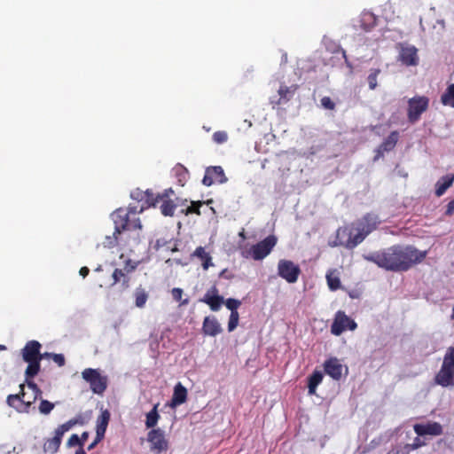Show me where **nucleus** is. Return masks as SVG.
Returning <instances> with one entry per match:
<instances>
[{
    "instance_id": "nucleus-1",
    "label": "nucleus",
    "mask_w": 454,
    "mask_h": 454,
    "mask_svg": "<svg viewBox=\"0 0 454 454\" xmlns=\"http://www.w3.org/2000/svg\"><path fill=\"white\" fill-rule=\"evenodd\" d=\"M427 256V251H419L412 246L395 245L382 251L365 256V259L387 270L407 271L412 266L421 262Z\"/></svg>"
},
{
    "instance_id": "nucleus-27",
    "label": "nucleus",
    "mask_w": 454,
    "mask_h": 454,
    "mask_svg": "<svg viewBox=\"0 0 454 454\" xmlns=\"http://www.w3.org/2000/svg\"><path fill=\"white\" fill-rule=\"evenodd\" d=\"M40 362L41 360H31L30 362H27L28 364L25 372L27 387H28V382H34L32 379L40 372Z\"/></svg>"
},
{
    "instance_id": "nucleus-51",
    "label": "nucleus",
    "mask_w": 454,
    "mask_h": 454,
    "mask_svg": "<svg viewBox=\"0 0 454 454\" xmlns=\"http://www.w3.org/2000/svg\"><path fill=\"white\" fill-rule=\"evenodd\" d=\"M453 213H454V199L448 203L445 215H451Z\"/></svg>"
},
{
    "instance_id": "nucleus-59",
    "label": "nucleus",
    "mask_w": 454,
    "mask_h": 454,
    "mask_svg": "<svg viewBox=\"0 0 454 454\" xmlns=\"http://www.w3.org/2000/svg\"><path fill=\"white\" fill-rule=\"evenodd\" d=\"M32 396H33V395H32V392L30 393V395H27V394L26 395V398H27H27H31Z\"/></svg>"
},
{
    "instance_id": "nucleus-10",
    "label": "nucleus",
    "mask_w": 454,
    "mask_h": 454,
    "mask_svg": "<svg viewBox=\"0 0 454 454\" xmlns=\"http://www.w3.org/2000/svg\"><path fill=\"white\" fill-rule=\"evenodd\" d=\"M357 324L342 310L335 313L333 322L331 325V333L335 336H340L347 329L356 330Z\"/></svg>"
},
{
    "instance_id": "nucleus-52",
    "label": "nucleus",
    "mask_w": 454,
    "mask_h": 454,
    "mask_svg": "<svg viewBox=\"0 0 454 454\" xmlns=\"http://www.w3.org/2000/svg\"><path fill=\"white\" fill-rule=\"evenodd\" d=\"M103 440V438H98V434H96V438L95 440L88 446V450H93L97 444L101 442Z\"/></svg>"
},
{
    "instance_id": "nucleus-12",
    "label": "nucleus",
    "mask_w": 454,
    "mask_h": 454,
    "mask_svg": "<svg viewBox=\"0 0 454 454\" xmlns=\"http://www.w3.org/2000/svg\"><path fill=\"white\" fill-rule=\"evenodd\" d=\"M147 442L150 443L151 451L155 454H160L168 449V442L160 428L151 429L147 434Z\"/></svg>"
},
{
    "instance_id": "nucleus-6",
    "label": "nucleus",
    "mask_w": 454,
    "mask_h": 454,
    "mask_svg": "<svg viewBox=\"0 0 454 454\" xmlns=\"http://www.w3.org/2000/svg\"><path fill=\"white\" fill-rule=\"evenodd\" d=\"M82 379L90 384L93 393L102 395L107 387V377L98 369L87 368L82 372Z\"/></svg>"
},
{
    "instance_id": "nucleus-39",
    "label": "nucleus",
    "mask_w": 454,
    "mask_h": 454,
    "mask_svg": "<svg viewBox=\"0 0 454 454\" xmlns=\"http://www.w3.org/2000/svg\"><path fill=\"white\" fill-rule=\"evenodd\" d=\"M380 73V69H374L368 75L367 81H368V84H369L370 90H375L376 89V87L378 85L377 79H378V75H379Z\"/></svg>"
},
{
    "instance_id": "nucleus-48",
    "label": "nucleus",
    "mask_w": 454,
    "mask_h": 454,
    "mask_svg": "<svg viewBox=\"0 0 454 454\" xmlns=\"http://www.w3.org/2000/svg\"><path fill=\"white\" fill-rule=\"evenodd\" d=\"M51 359L54 363H56L59 367L64 366L66 360L65 356L62 354H54L51 356Z\"/></svg>"
},
{
    "instance_id": "nucleus-32",
    "label": "nucleus",
    "mask_w": 454,
    "mask_h": 454,
    "mask_svg": "<svg viewBox=\"0 0 454 454\" xmlns=\"http://www.w3.org/2000/svg\"><path fill=\"white\" fill-rule=\"evenodd\" d=\"M193 255L201 260L202 267L204 270H207L210 266L213 265L210 254L205 251L203 247H198L195 249Z\"/></svg>"
},
{
    "instance_id": "nucleus-3",
    "label": "nucleus",
    "mask_w": 454,
    "mask_h": 454,
    "mask_svg": "<svg viewBox=\"0 0 454 454\" xmlns=\"http://www.w3.org/2000/svg\"><path fill=\"white\" fill-rule=\"evenodd\" d=\"M20 391L19 394L9 395L6 398L7 404L14 408L19 412H28L31 405L42 395V390L35 382H28L27 388L32 391V397L26 398L27 392H25V385L20 386Z\"/></svg>"
},
{
    "instance_id": "nucleus-58",
    "label": "nucleus",
    "mask_w": 454,
    "mask_h": 454,
    "mask_svg": "<svg viewBox=\"0 0 454 454\" xmlns=\"http://www.w3.org/2000/svg\"><path fill=\"white\" fill-rule=\"evenodd\" d=\"M75 454H86L85 450H83V448H79L76 451H75Z\"/></svg>"
},
{
    "instance_id": "nucleus-45",
    "label": "nucleus",
    "mask_w": 454,
    "mask_h": 454,
    "mask_svg": "<svg viewBox=\"0 0 454 454\" xmlns=\"http://www.w3.org/2000/svg\"><path fill=\"white\" fill-rule=\"evenodd\" d=\"M321 106L327 110H333L335 108V103L330 97L326 96L321 98Z\"/></svg>"
},
{
    "instance_id": "nucleus-53",
    "label": "nucleus",
    "mask_w": 454,
    "mask_h": 454,
    "mask_svg": "<svg viewBox=\"0 0 454 454\" xmlns=\"http://www.w3.org/2000/svg\"><path fill=\"white\" fill-rule=\"evenodd\" d=\"M80 275L82 277V278H86L89 273H90V270L88 267L86 266H83L80 269V271H79Z\"/></svg>"
},
{
    "instance_id": "nucleus-11",
    "label": "nucleus",
    "mask_w": 454,
    "mask_h": 454,
    "mask_svg": "<svg viewBox=\"0 0 454 454\" xmlns=\"http://www.w3.org/2000/svg\"><path fill=\"white\" fill-rule=\"evenodd\" d=\"M427 97H414L408 101V120L411 123L418 121L421 114L428 108Z\"/></svg>"
},
{
    "instance_id": "nucleus-16",
    "label": "nucleus",
    "mask_w": 454,
    "mask_h": 454,
    "mask_svg": "<svg viewBox=\"0 0 454 454\" xmlns=\"http://www.w3.org/2000/svg\"><path fill=\"white\" fill-rule=\"evenodd\" d=\"M413 430L418 436H439L443 433L442 426L435 421H429L426 424H415Z\"/></svg>"
},
{
    "instance_id": "nucleus-28",
    "label": "nucleus",
    "mask_w": 454,
    "mask_h": 454,
    "mask_svg": "<svg viewBox=\"0 0 454 454\" xmlns=\"http://www.w3.org/2000/svg\"><path fill=\"white\" fill-rule=\"evenodd\" d=\"M323 373L320 371H314L308 378V390L309 395H315L317 386L323 380Z\"/></svg>"
},
{
    "instance_id": "nucleus-33",
    "label": "nucleus",
    "mask_w": 454,
    "mask_h": 454,
    "mask_svg": "<svg viewBox=\"0 0 454 454\" xmlns=\"http://www.w3.org/2000/svg\"><path fill=\"white\" fill-rule=\"evenodd\" d=\"M160 403L154 404L153 408L146 413L145 417V427L146 428H154V427L157 425L158 420L160 419V415L158 413V407Z\"/></svg>"
},
{
    "instance_id": "nucleus-56",
    "label": "nucleus",
    "mask_w": 454,
    "mask_h": 454,
    "mask_svg": "<svg viewBox=\"0 0 454 454\" xmlns=\"http://www.w3.org/2000/svg\"><path fill=\"white\" fill-rule=\"evenodd\" d=\"M52 355H53V353H48V352H45L44 354H41L42 359L46 358V357L51 358Z\"/></svg>"
},
{
    "instance_id": "nucleus-41",
    "label": "nucleus",
    "mask_w": 454,
    "mask_h": 454,
    "mask_svg": "<svg viewBox=\"0 0 454 454\" xmlns=\"http://www.w3.org/2000/svg\"><path fill=\"white\" fill-rule=\"evenodd\" d=\"M54 408V403L49 402L48 400H41L39 405V411L42 414L47 415L51 413V411Z\"/></svg>"
},
{
    "instance_id": "nucleus-30",
    "label": "nucleus",
    "mask_w": 454,
    "mask_h": 454,
    "mask_svg": "<svg viewBox=\"0 0 454 454\" xmlns=\"http://www.w3.org/2000/svg\"><path fill=\"white\" fill-rule=\"evenodd\" d=\"M160 209L163 215L172 216L176 208V204L171 199H159Z\"/></svg>"
},
{
    "instance_id": "nucleus-46",
    "label": "nucleus",
    "mask_w": 454,
    "mask_h": 454,
    "mask_svg": "<svg viewBox=\"0 0 454 454\" xmlns=\"http://www.w3.org/2000/svg\"><path fill=\"white\" fill-rule=\"evenodd\" d=\"M172 195H175V192L172 188H168L164 190L161 193L154 195V198L157 199V204L159 203V199H170Z\"/></svg>"
},
{
    "instance_id": "nucleus-55",
    "label": "nucleus",
    "mask_w": 454,
    "mask_h": 454,
    "mask_svg": "<svg viewBox=\"0 0 454 454\" xmlns=\"http://www.w3.org/2000/svg\"><path fill=\"white\" fill-rule=\"evenodd\" d=\"M165 244V241H162L160 239L156 240L155 248L159 249L161 246Z\"/></svg>"
},
{
    "instance_id": "nucleus-35",
    "label": "nucleus",
    "mask_w": 454,
    "mask_h": 454,
    "mask_svg": "<svg viewBox=\"0 0 454 454\" xmlns=\"http://www.w3.org/2000/svg\"><path fill=\"white\" fill-rule=\"evenodd\" d=\"M441 102L444 106L454 108V83L447 87L445 92L441 96Z\"/></svg>"
},
{
    "instance_id": "nucleus-24",
    "label": "nucleus",
    "mask_w": 454,
    "mask_h": 454,
    "mask_svg": "<svg viewBox=\"0 0 454 454\" xmlns=\"http://www.w3.org/2000/svg\"><path fill=\"white\" fill-rule=\"evenodd\" d=\"M111 414L108 410L102 411L97 419L96 434L98 438H104L108 423L110 421Z\"/></svg>"
},
{
    "instance_id": "nucleus-21",
    "label": "nucleus",
    "mask_w": 454,
    "mask_h": 454,
    "mask_svg": "<svg viewBox=\"0 0 454 454\" xmlns=\"http://www.w3.org/2000/svg\"><path fill=\"white\" fill-rule=\"evenodd\" d=\"M223 332V328L215 317L207 316L204 318L202 324V333L204 335L215 337Z\"/></svg>"
},
{
    "instance_id": "nucleus-15",
    "label": "nucleus",
    "mask_w": 454,
    "mask_h": 454,
    "mask_svg": "<svg viewBox=\"0 0 454 454\" xmlns=\"http://www.w3.org/2000/svg\"><path fill=\"white\" fill-rule=\"evenodd\" d=\"M227 182L223 168L221 166L208 167L206 169L202 184L211 186L214 183L224 184Z\"/></svg>"
},
{
    "instance_id": "nucleus-34",
    "label": "nucleus",
    "mask_w": 454,
    "mask_h": 454,
    "mask_svg": "<svg viewBox=\"0 0 454 454\" xmlns=\"http://www.w3.org/2000/svg\"><path fill=\"white\" fill-rule=\"evenodd\" d=\"M134 296L136 306L138 308L145 307L148 300V293L145 291V289L141 286L136 288L134 292Z\"/></svg>"
},
{
    "instance_id": "nucleus-44",
    "label": "nucleus",
    "mask_w": 454,
    "mask_h": 454,
    "mask_svg": "<svg viewBox=\"0 0 454 454\" xmlns=\"http://www.w3.org/2000/svg\"><path fill=\"white\" fill-rule=\"evenodd\" d=\"M227 139H228V135L225 131H215L213 134V140L216 144H223V143L226 142Z\"/></svg>"
},
{
    "instance_id": "nucleus-42",
    "label": "nucleus",
    "mask_w": 454,
    "mask_h": 454,
    "mask_svg": "<svg viewBox=\"0 0 454 454\" xmlns=\"http://www.w3.org/2000/svg\"><path fill=\"white\" fill-rule=\"evenodd\" d=\"M225 306L227 309L231 310V312H238V308L240 306L241 302L239 300L229 298L225 301Z\"/></svg>"
},
{
    "instance_id": "nucleus-31",
    "label": "nucleus",
    "mask_w": 454,
    "mask_h": 454,
    "mask_svg": "<svg viewBox=\"0 0 454 454\" xmlns=\"http://www.w3.org/2000/svg\"><path fill=\"white\" fill-rule=\"evenodd\" d=\"M173 171H174L175 176L177 179V183L181 186H184L189 178L188 169L182 164L178 163L174 167Z\"/></svg>"
},
{
    "instance_id": "nucleus-13",
    "label": "nucleus",
    "mask_w": 454,
    "mask_h": 454,
    "mask_svg": "<svg viewBox=\"0 0 454 454\" xmlns=\"http://www.w3.org/2000/svg\"><path fill=\"white\" fill-rule=\"evenodd\" d=\"M278 274L288 283H295L301 274V269L289 260H280L278 263Z\"/></svg>"
},
{
    "instance_id": "nucleus-20",
    "label": "nucleus",
    "mask_w": 454,
    "mask_h": 454,
    "mask_svg": "<svg viewBox=\"0 0 454 454\" xmlns=\"http://www.w3.org/2000/svg\"><path fill=\"white\" fill-rule=\"evenodd\" d=\"M418 51L414 46H402L399 60L405 66H416L419 63Z\"/></svg>"
},
{
    "instance_id": "nucleus-47",
    "label": "nucleus",
    "mask_w": 454,
    "mask_h": 454,
    "mask_svg": "<svg viewBox=\"0 0 454 454\" xmlns=\"http://www.w3.org/2000/svg\"><path fill=\"white\" fill-rule=\"evenodd\" d=\"M105 247H114L117 245V237L116 234L114 233V237H106V240L103 242Z\"/></svg>"
},
{
    "instance_id": "nucleus-7",
    "label": "nucleus",
    "mask_w": 454,
    "mask_h": 454,
    "mask_svg": "<svg viewBox=\"0 0 454 454\" xmlns=\"http://www.w3.org/2000/svg\"><path fill=\"white\" fill-rule=\"evenodd\" d=\"M379 223L378 216L368 213L353 224L356 236L360 237L361 243L371 232L377 229Z\"/></svg>"
},
{
    "instance_id": "nucleus-23",
    "label": "nucleus",
    "mask_w": 454,
    "mask_h": 454,
    "mask_svg": "<svg viewBox=\"0 0 454 454\" xmlns=\"http://www.w3.org/2000/svg\"><path fill=\"white\" fill-rule=\"evenodd\" d=\"M187 399V389L178 382L174 387V393L172 395L169 406L176 407L184 403Z\"/></svg>"
},
{
    "instance_id": "nucleus-29",
    "label": "nucleus",
    "mask_w": 454,
    "mask_h": 454,
    "mask_svg": "<svg viewBox=\"0 0 454 454\" xmlns=\"http://www.w3.org/2000/svg\"><path fill=\"white\" fill-rule=\"evenodd\" d=\"M113 278V283L112 286L116 285L119 282H121V287L122 289H128L129 286V280L130 278L129 276H126V273L121 269H115L112 275Z\"/></svg>"
},
{
    "instance_id": "nucleus-17",
    "label": "nucleus",
    "mask_w": 454,
    "mask_h": 454,
    "mask_svg": "<svg viewBox=\"0 0 454 454\" xmlns=\"http://www.w3.org/2000/svg\"><path fill=\"white\" fill-rule=\"evenodd\" d=\"M398 140L399 132L397 130L392 131L375 150L376 154L373 159L374 161L383 157L385 153L392 151L395 147Z\"/></svg>"
},
{
    "instance_id": "nucleus-25",
    "label": "nucleus",
    "mask_w": 454,
    "mask_h": 454,
    "mask_svg": "<svg viewBox=\"0 0 454 454\" xmlns=\"http://www.w3.org/2000/svg\"><path fill=\"white\" fill-rule=\"evenodd\" d=\"M131 197L138 201H145V207H156L157 199L154 198L153 192L147 190L145 192L137 191L131 194Z\"/></svg>"
},
{
    "instance_id": "nucleus-22",
    "label": "nucleus",
    "mask_w": 454,
    "mask_h": 454,
    "mask_svg": "<svg viewBox=\"0 0 454 454\" xmlns=\"http://www.w3.org/2000/svg\"><path fill=\"white\" fill-rule=\"evenodd\" d=\"M325 372L335 380H339L342 375V365L335 357L326 360L324 364Z\"/></svg>"
},
{
    "instance_id": "nucleus-2",
    "label": "nucleus",
    "mask_w": 454,
    "mask_h": 454,
    "mask_svg": "<svg viewBox=\"0 0 454 454\" xmlns=\"http://www.w3.org/2000/svg\"><path fill=\"white\" fill-rule=\"evenodd\" d=\"M145 209V205H129L127 208L120 207L112 214L114 223V234H121L123 231L141 230L142 224L138 215Z\"/></svg>"
},
{
    "instance_id": "nucleus-43",
    "label": "nucleus",
    "mask_w": 454,
    "mask_h": 454,
    "mask_svg": "<svg viewBox=\"0 0 454 454\" xmlns=\"http://www.w3.org/2000/svg\"><path fill=\"white\" fill-rule=\"evenodd\" d=\"M137 265L138 262H134L131 259H127L125 261V265L122 270L126 273V276H128L129 273H131L137 269Z\"/></svg>"
},
{
    "instance_id": "nucleus-4",
    "label": "nucleus",
    "mask_w": 454,
    "mask_h": 454,
    "mask_svg": "<svg viewBox=\"0 0 454 454\" xmlns=\"http://www.w3.org/2000/svg\"><path fill=\"white\" fill-rule=\"evenodd\" d=\"M278 238L275 235H269L262 241L253 245L248 250L243 253L246 258H252L254 261H261L267 257L277 245Z\"/></svg>"
},
{
    "instance_id": "nucleus-60",
    "label": "nucleus",
    "mask_w": 454,
    "mask_h": 454,
    "mask_svg": "<svg viewBox=\"0 0 454 454\" xmlns=\"http://www.w3.org/2000/svg\"><path fill=\"white\" fill-rule=\"evenodd\" d=\"M4 346H0V349H4Z\"/></svg>"
},
{
    "instance_id": "nucleus-36",
    "label": "nucleus",
    "mask_w": 454,
    "mask_h": 454,
    "mask_svg": "<svg viewBox=\"0 0 454 454\" xmlns=\"http://www.w3.org/2000/svg\"><path fill=\"white\" fill-rule=\"evenodd\" d=\"M326 280L330 290L336 291L340 287V278L333 272H329L326 274Z\"/></svg>"
},
{
    "instance_id": "nucleus-14",
    "label": "nucleus",
    "mask_w": 454,
    "mask_h": 454,
    "mask_svg": "<svg viewBox=\"0 0 454 454\" xmlns=\"http://www.w3.org/2000/svg\"><path fill=\"white\" fill-rule=\"evenodd\" d=\"M298 88L299 86L297 84H292L291 86L281 84L278 90V97H272L270 98L272 107L275 108L276 106L287 104L294 98Z\"/></svg>"
},
{
    "instance_id": "nucleus-57",
    "label": "nucleus",
    "mask_w": 454,
    "mask_h": 454,
    "mask_svg": "<svg viewBox=\"0 0 454 454\" xmlns=\"http://www.w3.org/2000/svg\"><path fill=\"white\" fill-rule=\"evenodd\" d=\"M446 353L450 355V356H454V346L449 348Z\"/></svg>"
},
{
    "instance_id": "nucleus-9",
    "label": "nucleus",
    "mask_w": 454,
    "mask_h": 454,
    "mask_svg": "<svg viewBox=\"0 0 454 454\" xmlns=\"http://www.w3.org/2000/svg\"><path fill=\"white\" fill-rule=\"evenodd\" d=\"M361 243L360 237H357L354 226L340 227L336 231V246H341L348 249L356 247Z\"/></svg>"
},
{
    "instance_id": "nucleus-26",
    "label": "nucleus",
    "mask_w": 454,
    "mask_h": 454,
    "mask_svg": "<svg viewBox=\"0 0 454 454\" xmlns=\"http://www.w3.org/2000/svg\"><path fill=\"white\" fill-rule=\"evenodd\" d=\"M454 182V174L442 176L435 184V195L441 197Z\"/></svg>"
},
{
    "instance_id": "nucleus-18",
    "label": "nucleus",
    "mask_w": 454,
    "mask_h": 454,
    "mask_svg": "<svg viewBox=\"0 0 454 454\" xmlns=\"http://www.w3.org/2000/svg\"><path fill=\"white\" fill-rule=\"evenodd\" d=\"M200 301L207 304L211 310L218 311L222 304L224 302V300L223 296L218 294V289L215 286H213L205 294Z\"/></svg>"
},
{
    "instance_id": "nucleus-19",
    "label": "nucleus",
    "mask_w": 454,
    "mask_h": 454,
    "mask_svg": "<svg viewBox=\"0 0 454 454\" xmlns=\"http://www.w3.org/2000/svg\"><path fill=\"white\" fill-rule=\"evenodd\" d=\"M42 345L37 340H29L22 349V357L25 362L31 360H42L41 356Z\"/></svg>"
},
{
    "instance_id": "nucleus-40",
    "label": "nucleus",
    "mask_w": 454,
    "mask_h": 454,
    "mask_svg": "<svg viewBox=\"0 0 454 454\" xmlns=\"http://www.w3.org/2000/svg\"><path fill=\"white\" fill-rule=\"evenodd\" d=\"M239 312H231L229 322H228V331L232 332L236 329L239 325Z\"/></svg>"
},
{
    "instance_id": "nucleus-8",
    "label": "nucleus",
    "mask_w": 454,
    "mask_h": 454,
    "mask_svg": "<svg viewBox=\"0 0 454 454\" xmlns=\"http://www.w3.org/2000/svg\"><path fill=\"white\" fill-rule=\"evenodd\" d=\"M77 422V419H70L59 426L55 430V435L44 442L43 450L51 454L56 453L59 449L64 434L76 425Z\"/></svg>"
},
{
    "instance_id": "nucleus-37",
    "label": "nucleus",
    "mask_w": 454,
    "mask_h": 454,
    "mask_svg": "<svg viewBox=\"0 0 454 454\" xmlns=\"http://www.w3.org/2000/svg\"><path fill=\"white\" fill-rule=\"evenodd\" d=\"M183 294H184L183 289H181L179 287H174L171 290L172 298L176 301H179L180 302V306H185V305H187L189 303V299L182 300Z\"/></svg>"
},
{
    "instance_id": "nucleus-5",
    "label": "nucleus",
    "mask_w": 454,
    "mask_h": 454,
    "mask_svg": "<svg viewBox=\"0 0 454 454\" xmlns=\"http://www.w3.org/2000/svg\"><path fill=\"white\" fill-rule=\"evenodd\" d=\"M434 383L448 387L454 386V356L445 354L440 371L434 377Z\"/></svg>"
},
{
    "instance_id": "nucleus-54",
    "label": "nucleus",
    "mask_w": 454,
    "mask_h": 454,
    "mask_svg": "<svg viewBox=\"0 0 454 454\" xmlns=\"http://www.w3.org/2000/svg\"><path fill=\"white\" fill-rule=\"evenodd\" d=\"M89 437V433L88 432H83L80 437V440H81V447L80 448H83V445H84V442L87 441Z\"/></svg>"
},
{
    "instance_id": "nucleus-50",
    "label": "nucleus",
    "mask_w": 454,
    "mask_h": 454,
    "mask_svg": "<svg viewBox=\"0 0 454 454\" xmlns=\"http://www.w3.org/2000/svg\"><path fill=\"white\" fill-rule=\"evenodd\" d=\"M426 444L425 442H423L419 436L416 437L414 440H413V442L411 444L409 445V447L411 449V450H418L419 448L424 446Z\"/></svg>"
},
{
    "instance_id": "nucleus-49",
    "label": "nucleus",
    "mask_w": 454,
    "mask_h": 454,
    "mask_svg": "<svg viewBox=\"0 0 454 454\" xmlns=\"http://www.w3.org/2000/svg\"><path fill=\"white\" fill-rule=\"evenodd\" d=\"M67 445L70 447L79 445L81 447L80 437L75 434H72L67 441Z\"/></svg>"
},
{
    "instance_id": "nucleus-38",
    "label": "nucleus",
    "mask_w": 454,
    "mask_h": 454,
    "mask_svg": "<svg viewBox=\"0 0 454 454\" xmlns=\"http://www.w3.org/2000/svg\"><path fill=\"white\" fill-rule=\"evenodd\" d=\"M204 204L203 201L198 200V201H192L191 206H189L185 210H183L186 215L191 214H196L198 215H200V207Z\"/></svg>"
}]
</instances>
